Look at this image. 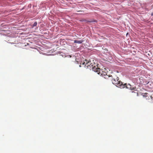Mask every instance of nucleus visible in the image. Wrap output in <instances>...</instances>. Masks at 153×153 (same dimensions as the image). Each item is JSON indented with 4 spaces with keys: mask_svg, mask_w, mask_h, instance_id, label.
Masks as SVG:
<instances>
[{
    "mask_svg": "<svg viewBox=\"0 0 153 153\" xmlns=\"http://www.w3.org/2000/svg\"><path fill=\"white\" fill-rule=\"evenodd\" d=\"M125 85H126V84H123L122 82L119 81V82L117 83L116 86L120 88H125Z\"/></svg>",
    "mask_w": 153,
    "mask_h": 153,
    "instance_id": "f257e3e1",
    "label": "nucleus"
},
{
    "mask_svg": "<svg viewBox=\"0 0 153 153\" xmlns=\"http://www.w3.org/2000/svg\"><path fill=\"white\" fill-rule=\"evenodd\" d=\"M119 79H118V77H117L116 79L114 78L112 79V83L116 85L117 83L119 82V81H118Z\"/></svg>",
    "mask_w": 153,
    "mask_h": 153,
    "instance_id": "f03ea898",
    "label": "nucleus"
},
{
    "mask_svg": "<svg viewBox=\"0 0 153 153\" xmlns=\"http://www.w3.org/2000/svg\"><path fill=\"white\" fill-rule=\"evenodd\" d=\"M92 69L93 71L97 72H99V71H101V69L100 68H98V67H96L95 66L93 67Z\"/></svg>",
    "mask_w": 153,
    "mask_h": 153,
    "instance_id": "7ed1b4c3",
    "label": "nucleus"
},
{
    "mask_svg": "<svg viewBox=\"0 0 153 153\" xmlns=\"http://www.w3.org/2000/svg\"><path fill=\"white\" fill-rule=\"evenodd\" d=\"M102 71L101 70V71H99V73H97L99 74H100L101 75V76H105V75H106V73L105 72L104 73H102Z\"/></svg>",
    "mask_w": 153,
    "mask_h": 153,
    "instance_id": "20e7f679",
    "label": "nucleus"
},
{
    "mask_svg": "<svg viewBox=\"0 0 153 153\" xmlns=\"http://www.w3.org/2000/svg\"><path fill=\"white\" fill-rule=\"evenodd\" d=\"M126 84V85H125V87H126V88L129 89H132V88L131 87V85L129 84H128L127 85L126 84Z\"/></svg>",
    "mask_w": 153,
    "mask_h": 153,
    "instance_id": "39448f33",
    "label": "nucleus"
},
{
    "mask_svg": "<svg viewBox=\"0 0 153 153\" xmlns=\"http://www.w3.org/2000/svg\"><path fill=\"white\" fill-rule=\"evenodd\" d=\"M83 40H74V42L75 43H78V44H81L83 42Z\"/></svg>",
    "mask_w": 153,
    "mask_h": 153,
    "instance_id": "423d86ee",
    "label": "nucleus"
},
{
    "mask_svg": "<svg viewBox=\"0 0 153 153\" xmlns=\"http://www.w3.org/2000/svg\"><path fill=\"white\" fill-rule=\"evenodd\" d=\"M86 62V64L87 65V66L88 67V66H89L91 64V62L90 61H88L87 60H86L85 61ZM85 62H84V64L85 63Z\"/></svg>",
    "mask_w": 153,
    "mask_h": 153,
    "instance_id": "0eeeda50",
    "label": "nucleus"
},
{
    "mask_svg": "<svg viewBox=\"0 0 153 153\" xmlns=\"http://www.w3.org/2000/svg\"><path fill=\"white\" fill-rule=\"evenodd\" d=\"M37 25V22H35L33 25L31 26L32 28H33L34 27L36 26Z\"/></svg>",
    "mask_w": 153,
    "mask_h": 153,
    "instance_id": "6e6552de",
    "label": "nucleus"
},
{
    "mask_svg": "<svg viewBox=\"0 0 153 153\" xmlns=\"http://www.w3.org/2000/svg\"><path fill=\"white\" fill-rule=\"evenodd\" d=\"M81 11H78V12Z\"/></svg>",
    "mask_w": 153,
    "mask_h": 153,
    "instance_id": "1a4fd4ad",
    "label": "nucleus"
}]
</instances>
